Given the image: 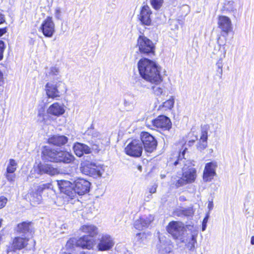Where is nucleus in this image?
<instances>
[{
  "instance_id": "f257e3e1",
  "label": "nucleus",
  "mask_w": 254,
  "mask_h": 254,
  "mask_svg": "<svg viewBox=\"0 0 254 254\" xmlns=\"http://www.w3.org/2000/svg\"><path fill=\"white\" fill-rule=\"evenodd\" d=\"M90 183L84 179L68 178L64 176V199H73L77 194L83 195L89 191Z\"/></svg>"
},
{
  "instance_id": "f03ea898",
  "label": "nucleus",
  "mask_w": 254,
  "mask_h": 254,
  "mask_svg": "<svg viewBox=\"0 0 254 254\" xmlns=\"http://www.w3.org/2000/svg\"><path fill=\"white\" fill-rule=\"evenodd\" d=\"M91 136L88 141L90 145L91 153H99L105 150L106 146L109 144V138L105 133H100L93 128H89L85 133Z\"/></svg>"
},
{
  "instance_id": "7ed1b4c3",
  "label": "nucleus",
  "mask_w": 254,
  "mask_h": 254,
  "mask_svg": "<svg viewBox=\"0 0 254 254\" xmlns=\"http://www.w3.org/2000/svg\"><path fill=\"white\" fill-rule=\"evenodd\" d=\"M140 76L144 79H161L156 64L146 58L140 59L137 64Z\"/></svg>"
},
{
  "instance_id": "20e7f679",
  "label": "nucleus",
  "mask_w": 254,
  "mask_h": 254,
  "mask_svg": "<svg viewBox=\"0 0 254 254\" xmlns=\"http://www.w3.org/2000/svg\"><path fill=\"white\" fill-rule=\"evenodd\" d=\"M187 150L186 147L183 148L182 152H180L178 159L174 162L175 166L179 165L182 167L183 176L188 183H190L194 181L196 177V170L193 168L189 166L188 165L190 163L189 160H186L185 158V154Z\"/></svg>"
},
{
  "instance_id": "39448f33",
  "label": "nucleus",
  "mask_w": 254,
  "mask_h": 254,
  "mask_svg": "<svg viewBox=\"0 0 254 254\" xmlns=\"http://www.w3.org/2000/svg\"><path fill=\"white\" fill-rule=\"evenodd\" d=\"M95 244L93 239L89 238L88 236H83L79 239L70 238L66 243L67 248H73L74 246L80 247L84 249H92Z\"/></svg>"
},
{
  "instance_id": "423d86ee",
  "label": "nucleus",
  "mask_w": 254,
  "mask_h": 254,
  "mask_svg": "<svg viewBox=\"0 0 254 254\" xmlns=\"http://www.w3.org/2000/svg\"><path fill=\"white\" fill-rule=\"evenodd\" d=\"M137 46L142 55L151 56L155 55V46L152 41L144 36H139Z\"/></svg>"
},
{
  "instance_id": "0eeeda50",
  "label": "nucleus",
  "mask_w": 254,
  "mask_h": 254,
  "mask_svg": "<svg viewBox=\"0 0 254 254\" xmlns=\"http://www.w3.org/2000/svg\"><path fill=\"white\" fill-rule=\"evenodd\" d=\"M80 170L83 174L93 178L101 177L104 172L102 167L88 161H85L81 164Z\"/></svg>"
},
{
  "instance_id": "6e6552de",
  "label": "nucleus",
  "mask_w": 254,
  "mask_h": 254,
  "mask_svg": "<svg viewBox=\"0 0 254 254\" xmlns=\"http://www.w3.org/2000/svg\"><path fill=\"white\" fill-rule=\"evenodd\" d=\"M142 145H143L144 150L148 153H152L156 150L157 141L151 134L147 132H142L140 134Z\"/></svg>"
},
{
  "instance_id": "1a4fd4ad",
  "label": "nucleus",
  "mask_w": 254,
  "mask_h": 254,
  "mask_svg": "<svg viewBox=\"0 0 254 254\" xmlns=\"http://www.w3.org/2000/svg\"><path fill=\"white\" fill-rule=\"evenodd\" d=\"M44 159L51 162L64 161V151L60 149H51L45 147L42 151Z\"/></svg>"
},
{
  "instance_id": "9d476101",
  "label": "nucleus",
  "mask_w": 254,
  "mask_h": 254,
  "mask_svg": "<svg viewBox=\"0 0 254 254\" xmlns=\"http://www.w3.org/2000/svg\"><path fill=\"white\" fill-rule=\"evenodd\" d=\"M29 239L26 237H16L14 238L7 248V254H14L17 250H20L26 247Z\"/></svg>"
},
{
  "instance_id": "9b49d317",
  "label": "nucleus",
  "mask_w": 254,
  "mask_h": 254,
  "mask_svg": "<svg viewBox=\"0 0 254 254\" xmlns=\"http://www.w3.org/2000/svg\"><path fill=\"white\" fill-rule=\"evenodd\" d=\"M167 230L175 239L181 240L184 235L185 228L183 224L180 222L172 221L169 223Z\"/></svg>"
},
{
  "instance_id": "f8f14e48",
  "label": "nucleus",
  "mask_w": 254,
  "mask_h": 254,
  "mask_svg": "<svg viewBox=\"0 0 254 254\" xmlns=\"http://www.w3.org/2000/svg\"><path fill=\"white\" fill-rule=\"evenodd\" d=\"M125 152L127 154L138 157L141 155L143 147L141 144V141L139 139L132 140L126 147Z\"/></svg>"
},
{
  "instance_id": "ddd939ff",
  "label": "nucleus",
  "mask_w": 254,
  "mask_h": 254,
  "mask_svg": "<svg viewBox=\"0 0 254 254\" xmlns=\"http://www.w3.org/2000/svg\"><path fill=\"white\" fill-rule=\"evenodd\" d=\"M115 244L114 238L109 234H105L99 239L97 248L99 251H107L111 250Z\"/></svg>"
},
{
  "instance_id": "4468645a",
  "label": "nucleus",
  "mask_w": 254,
  "mask_h": 254,
  "mask_svg": "<svg viewBox=\"0 0 254 254\" xmlns=\"http://www.w3.org/2000/svg\"><path fill=\"white\" fill-rule=\"evenodd\" d=\"M156 249L159 254H168L172 251L171 241L164 236H159Z\"/></svg>"
},
{
  "instance_id": "2eb2a0df",
  "label": "nucleus",
  "mask_w": 254,
  "mask_h": 254,
  "mask_svg": "<svg viewBox=\"0 0 254 254\" xmlns=\"http://www.w3.org/2000/svg\"><path fill=\"white\" fill-rule=\"evenodd\" d=\"M218 27L221 30V34L225 37V40L228 33L232 29L230 19L226 16H220L218 21Z\"/></svg>"
},
{
  "instance_id": "dca6fc26",
  "label": "nucleus",
  "mask_w": 254,
  "mask_h": 254,
  "mask_svg": "<svg viewBox=\"0 0 254 254\" xmlns=\"http://www.w3.org/2000/svg\"><path fill=\"white\" fill-rule=\"evenodd\" d=\"M152 11L149 6L145 5L142 6L138 15V19L142 25L150 26L151 24V15Z\"/></svg>"
},
{
  "instance_id": "f3484780",
  "label": "nucleus",
  "mask_w": 254,
  "mask_h": 254,
  "mask_svg": "<svg viewBox=\"0 0 254 254\" xmlns=\"http://www.w3.org/2000/svg\"><path fill=\"white\" fill-rule=\"evenodd\" d=\"M153 220L154 216L152 215L142 216L135 221L134 226L138 230H142L148 228Z\"/></svg>"
},
{
  "instance_id": "a211bd4d",
  "label": "nucleus",
  "mask_w": 254,
  "mask_h": 254,
  "mask_svg": "<svg viewBox=\"0 0 254 254\" xmlns=\"http://www.w3.org/2000/svg\"><path fill=\"white\" fill-rule=\"evenodd\" d=\"M153 125L157 128L169 130L171 127V122L169 118L162 115L152 121Z\"/></svg>"
},
{
  "instance_id": "6ab92c4d",
  "label": "nucleus",
  "mask_w": 254,
  "mask_h": 254,
  "mask_svg": "<svg viewBox=\"0 0 254 254\" xmlns=\"http://www.w3.org/2000/svg\"><path fill=\"white\" fill-rule=\"evenodd\" d=\"M41 29L43 34L48 37H51L55 31V25L51 17H48L42 23Z\"/></svg>"
},
{
  "instance_id": "aec40b11",
  "label": "nucleus",
  "mask_w": 254,
  "mask_h": 254,
  "mask_svg": "<svg viewBox=\"0 0 254 254\" xmlns=\"http://www.w3.org/2000/svg\"><path fill=\"white\" fill-rule=\"evenodd\" d=\"M217 167L215 162L208 163L205 165L203 172V180L205 182L210 181L216 175L215 169Z\"/></svg>"
},
{
  "instance_id": "412c9836",
  "label": "nucleus",
  "mask_w": 254,
  "mask_h": 254,
  "mask_svg": "<svg viewBox=\"0 0 254 254\" xmlns=\"http://www.w3.org/2000/svg\"><path fill=\"white\" fill-rule=\"evenodd\" d=\"M17 164L14 159H10L7 164L5 177L7 181L13 182L15 180V171L16 170Z\"/></svg>"
},
{
  "instance_id": "4be33fe9",
  "label": "nucleus",
  "mask_w": 254,
  "mask_h": 254,
  "mask_svg": "<svg viewBox=\"0 0 254 254\" xmlns=\"http://www.w3.org/2000/svg\"><path fill=\"white\" fill-rule=\"evenodd\" d=\"M38 173L39 174H47L51 176L59 173L57 169L54 168L50 164H39L38 165Z\"/></svg>"
},
{
  "instance_id": "5701e85b",
  "label": "nucleus",
  "mask_w": 254,
  "mask_h": 254,
  "mask_svg": "<svg viewBox=\"0 0 254 254\" xmlns=\"http://www.w3.org/2000/svg\"><path fill=\"white\" fill-rule=\"evenodd\" d=\"M75 154L78 157H81L84 154L91 153L90 147L87 145L79 142H76L73 146Z\"/></svg>"
},
{
  "instance_id": "b1692460",
  "label": "nucleus",
  "mask_w": 254,
  "mask_h": 254,
  "mask_svg": "<svg viewBox=\"0 0 254 254\" xmlns=\"http://www.w3.org/2000/svg\"><path fill=\"white\" fill-rule=\"evenodd\" d=\"M46 94L49 98H56L60 96L57 86L52 82H48L46 86Z\"/></svg>"
},
{
  "instance_id": "393cba45",
  "label": "nucleus",
  "mask_w": 254,
  "mask_h": 254,
  "mask_svg": "<svg viewBox=\"0 0 254 254\" xmlns=\"http://www.w3.org/2000/svg\"><path fill=\"white\" fill-rule=\"evenodd\" d=\"M180 240L182 242L186 244V247L190 251H192L195 248V244L196 243V235L188 234L186 239L182 237V239Z\"/></svg>"
},
{
  "instance_id": "a878e982",
  "label": "nucleus",
  "mask_w": 254,
  "mask_h": 254,
  "mask_svg": "<svg viewBox=\"0 0 254 254\" xmlns=\"http://www.w3.org/2000/svg\"><path fill=\"white\" fill-rule=\"evenodd\" d=\"M80 230L83 233L88 234L90 237H94L98 233V228L92 224H87L82 226Z\"/></svg>"
},
{
  "instance_id": "bb28decb",
  "label": "nucleus",
  "mask_w": 254,
  "mask_h": 254,
  "mask_svg": "<svg viewBox=\"0 0 254 254\" xmlns=\"http://www.w3.org/2000/svg\"><path fill=\"white\" fill-rule=\"evenodd\" d=\"M44 189L43 186H39L36 192H31L29 194V197L30 201L34 204H39L42 199L40 193Z\"/></svg>"
},
{
  "instance_id": "cd10ccee",
  "label": "nucleus",
  "mask_w": 254,
  "mask_h": 254,
  "mask_svg": "<svg viewBox=\"0 0 254 254\" xmlns=\"http://www.w3.org/2000/svg\"><path fill=\"white\" fill-rule=\"evenodd\" d=\"M48 114L59 116L64 113L63 107L58 103L51 105L47 110Z\"/></svg>"
},
{
  "instance_id": "c85d7f7f",
  "label": "nucleus",
  "mask_w": 254,
  "mask_h": 254,
  "mask_svg": "<svg viewBox=\"0 0 254 254\" xmlns=\"http://www.w3.org/2000/svg\"><path fill=\"white\" fill-rule=\"evenodd\" d=\"M77 168L75 163H64V176L68 178H74L73 175Z\"/></svg>"
},
{
  "instance_id": "c756f323",
  "label": "nucleus",
  "mask_w": 254,
  "mask_h": 254,
  "mask_svg": "<svg viewBox=\"0 0 254 254\" xmlns=\"http://www.w3.org/2000/svg\"><path fill=\"white\" fill-rule=\"evenodd\" d=\"M148 82L150 83L153 85L151 86V88L153 90L154 93L156 95H160L163 93V88L161 81L162 80H146Z\"/></svg>"
},
{
  "instance_id": "7c9ffc66",
  "label": "nucleus",
  "mask_w": 254,
  "mask_h": 254,
  "mask_svg": "<svg viewBox=\"0 0 254 254\" xmlns=\"http://www.w3.org/2000/svg\"><path fill=\"white\" fill-rule=\"evenodd\" d=\"M207 131L206 128H202L200 142L198 147L200 149H204L207 146Z\"/></svg>"
},
{
  "instance_id": "2f4dec72",
  "label": "nucleus",
  "mask_w": 254,
  "mask_h": 254,
  "mask_svg": "<svg viewBox=\"0 0 254 254\" xmlns=\"http://www.w3.org/2000/svg\"><path fill=\"white\" fill-rule=\"evenodd\" d=\"M175 103V97L174 96H171L170 98L165 102H163V104L159 106V109H163L164 110H171L174 105Z\"/></svg>"
},
{
  "instance_id": "473e14b6",
  "label": "nucleus",
  "mask_w": 254,
  "mask_h": 254,
  "mask_svg": "<svg viewBox=\"0 0 254 254\" xmlns=\"http://www.w3.org/2000/svg\"><path fill=\"white\" fill-rule=\"evenodd\" d=\"M30 222H23L17 225V231L20 234H26L30 230Z\"/></svg>"
},
{
  "instance_id": "72a5a7b5",
  "label": "nucleus",
  "mask_w": 254,
  "mask_h": 254,
  "mask_svg": "<svg viewBox=\"0 0 254 254\" xmlns=\"http://www.w3.org/2000/svg\"><path fill=\"white\" fill-rule=\"evenodd\" d=\"M48 142L55 145L60 146L64 144V136L55 135L49 138Z\"/></svg>"
},
{
  "instance_id": "f704fd0d",
  "label": "nucleus",
  "mask_w": 254,
  "mask_h": 254,
  "mask_svg": "<svg viewBox=\"0 0 254 254\" xmlns=\"http://www.w3.org/2000/svg\"><path fill=\"white\" fill-rule=\"evenodd\" d=\"M216 66L217 67L216 70V78H222V67H223V63H222V58H220L218 60L217 63L216 64Z\"/></svg>"
},
{
  "instance_id": "c9c22d12",
  "label": "nucleus",
  "mask_w": 254,
  "mask_h": 254,
  "mask_svg": "<svg viewBox=\"0 0 254 254\" xmlns=\"http://www.w3.org/2000/svg\"><path fill=\"white\" fill-rule=\"evenodd\" d=\"M152 7L156 9H159L162 6L164 0H148Z\"/></svg>"
},
{
  "instance_id": "e433bc0d",
  "label": "nucleus",
  "mask_w": 254,
  "mask_h": 254,
  "mask_svg": "<svg viewBox=\"0 0 254 254\" xmlns=\"http://www.w3.org/2000/svg\"><path fill=\"white\" fill-rule=\"evenodd\" d=\"M74 159L73 155L68 152L64 151V163H74Z\"/></svg>"
},
{
  "instance_id": "4c0bfd02",
  "label": "nucleus",
  "mask_w": 254,
  "mask_h": 254,
  "mask_svg": "<svg viewBox=\"0 0 254 254\" xmlns=\"http://www.w3.org/2000/svg\"><path fill=\"white\" fill-rule=\"evenodd\" d=\"M234 4V2L233 0L226 1L224 3L225 7L228 10L234 11L236 10V8H235Z\"/></svg>"
},
{
  "instance_id": "58836bf2",
  "label": "nucleus",
  "mask_w": 254,
  "mask_h": 254,
  "mask_svg": "<svg viewBox=\"0 0 254 254\" xmlns=\"http://www.w3.org/2000/svg\"><path fill=\"white\" fill-rule=\"evenodd\" d=\"M173 184L175 185V186L177 188H179L181 186H184L188 183L184 179V178L183 177V176L182 178L179 179L178 180H177L176 182H175L174 180H173Z\"/></svg>"
},
{
  "instance_id": "ea45409f",
  "label": "nucleus",
  "mask_w": 254,
  "mask_h": 254,
  "mask_svg": "<svg viewBox=\"0 0 254 254\" xmlns=\"http://www.w3.org/2000/svg\"><path fill=\"white\" fill-rule=\"evenodd\" d=\"M184 216H191L193 214V211L192 208H183Z\"/></svg>"
},
{
  "instance_id": "a19ab883",
  "label": "nucleus",
  "mask_w": 254,
  "mask_h": 254,
  "mask_svg": "<svg viewBox=\"0 0 254 254\" xmlns=\"http://www.w3.org/2000/svg\"><path fill=\"white\" fill-rule=\"evenodd\" d=\"M7 201V198L4 196L0 197V209L4 207Z\"/></svg>"
},
{
  "instance_id": "79ce46f5",
  "label": "nucleus",
  "mask_w": 254,
  "mask_h": 254,
  "mask_svg": "<svg viewBox=\"0 0 254 254\" xmlns=\"http://www.w3.org/2000/svg\"><path fill=\"white\" fill-rule=\"evenodd\" d=\"M4 49V44L2 41H0V61L3 58V53Z\"/></svg>"
},
{
  "instance_id": "37998d69",
  "label": "nucleus",
  "mask_w": 254,
  "mask_h": 254,
  "mask_svg": "<svg viewBox=\"0 0 254 254\" xmlns=\"http://www.w3.org/2000/svg\"><path fill=\"white\" fill-rule=\"evenodd\" d=\"M174 214L175 216L179 217L184 216L183 208H178L174 211Z\"/></svg>"
},
{
  "instance_id": "c03bdc74",
  "label": "nucleus",
  "mask_w": 254,
  "mask_h": 254,
  "mask_svg": "<svg viewBox=\"0 0 254 254\" xmlns=\"http://www.w3.org/2000/svg\"><path fill=\"white\" fill-rule=\"evenodd\" d=\"M55 16L58 19H61L62 18V9L57 7L55 9Z\"/></svg>"
},
{
  "instance_id": "a18cd8bd",
  "label": "nucleus",
  "mask_w": 254,
  "mask_h": 254,
  "mask_svg": "<svg viewBox=\"0 0 254 254\" xmlns=\"http://www.w3.org/2000/svg\"><path fill=\"white\" fill-rule=\"evenodd\" d=\"M208 217H209V215L207 214L203 220L202 224V231H205L206 229V224L208 221Z\"/></svg>"
},
{
  "instance_id": "49530a36",
  "label": "nucleus",
  "mask_w": 254,
  "mask_h": 254,
  "mask_svg": "<svg viewBox=\"0 0 254 254\" xmlns=\"http://www.w3.org/2000/svg\"><path fill=\"white\" fill-rule=\"evenodd\" d=\"M59 73V69L57 67H53L50 69V74L52 75H57Z\"/></svg>"
},
{
  "instance_id": "de8ad7c7",
  "label": "nucleus",
  "mask_w": 254,
  "mask_h": 254,
  "mask_svg": "<svg viewBox=\"0 0 254 254\" xmlns=\"http://www.w3.org/2000/svg\"><path fill=\"white\" fill-rule=\"evenodd\" d=\"M57 185L59 187V190L61 192L63 191V185H64V182L63 180H57Z\"/></svg>"
},
{
  "instance_id": "09e8293b",
  "label": "nucleus",
  "mask_w": 254,
  "mask_h": 254,
  "mask_svg": "<svg viewBox=\"0 0 254 254\" xmlns=\"http://www.w3.org/2000/svg\"><path fill=\"white\" fill-rule=\"evenodd\" d=\"M5 17L3 14L0 13V24L5 22Z\"/></svg>"
},
{
  "instance_id": "8fccbe9b",
  "label": "nucleus",
  "mask_w": 254,
  "mask_h": 254,
  "mask_svg": "<svg viewBox=\"0 0 254 254\" xmlns=\"http://www.w3.org/2000/svg\"><path fill=\"white\" fill-rule=\"evenodd\" d=\"M156 186H152L150 189H149V192L150 193H155L156 191Z\"/></svg>"
},
{
  "instance_id": "3c124183",
  "label": "nucleus",
  "mask_w": 254,
  "mask_h": 254,
  "mask_svg": "<svg viewBox=\"0 0 254 254\" xmlns=\"http://www.w3.org/2000/svg\"><path fill=\"white\" fill-rule=\"evenodd\" d=\"M7 32L6 28L0 29V36H2L3 34L6 33Z\"/></svg>"
},
{
  "instance_id": "603ef678",
  "label": "nucleus",
  "mask_w": 254,
  "mask_h": 254,
  "mask_svg": "<svg viewBox=\"0 0 254 254\" xmlns=\"http://www.w3.org/2000/svg\"><path fill=\"white\" fill-rule=\"evenodd\" d=\"M217 43L219 46H224L225 45V42L222 41V40L221 39L220 37H219V38H218Z\"/></svg>"
},
{
  "instance_id": "864d4df0",
  "label": "nucleus",
  "mask_w": 254,
  "mask_h": 254,
  "mask_svg": "<svg viewBox=\"0 0 254 254\" xmlns=\"http://www.w3.org/2000/svg\"><path fill=\"white\" fill-rule=\"evenodd\" d=\"M213 204L212 201H209L208 204V208L210 210L213 208Z\"/></svg>"
},
{
  "instance_id": "5fc2aeb1",
  "label": "nucleus",
  "mask_w": 254,
  "mask_h": 254,
  "mask_svg": "<svg viewBox=\"0 0 254 254\" xmlns=\"http://www.w3.org/2000/svg\"><path fill=\"white\" fill-rule=\"evenodd\" d=\"M251 244L252 245H254V236H252L251 239Z\"/></svg>"
},
{
  "instance_id": "6e6d98bb",
  "label": "nucleus",
  "mask_w": 254,
  "mask_h": 254,
  "mask_svg": "<svg viewBox=\"0 0 254 254\" xmlns=\"http://www.w3.org/2000/svg\"><path fill=\"white\" fill-rule=\"evenodd\" d=\"M64 144H65L67 142L68 138L64 136Z\"/></svg>"
},
{
  "instance_id": "4d7b16f0",
  "label": "nucleus",
  "mask_w": 254,
  "mask_h": 254,
  "mask_svg": "<svg viewBox=\"0 0 254 254\" xmlns=\"http://www.w3.org/2000/svg\"><path fill=\"white\" fill-rule=\"evenodd\" d=\"M160 177L161 179H164L165 178L166 175L165 174H161Z\"/></svg>"
},
{
  "instance_id": "13d9d810",
  "label": "nucleus",
  "mask_w": 254,
  "mask_h": 254,
  "mask_svg": "<svg viewBox=\"0 0 254 254\" xmlns=\"http://www.w3.org/2000/svg\"><path fill=\"white\" fill-rule=\"evenodd\" d=\"M225 54H226V51L224 50L223 51V57L224 58L225 57Z\"/></svg>"
},
{
  "instance_id": "bf43d9fd",
  "label": "nucleus",
  "mask_w": 254,
  "mask_h": 254,
  "mask_svg": "<svg viewBox=\"0 0 254 254\" xmlns=\"http://www.w3.org/2000/svg\"><path fill=\"white\" fill-rule=\"evenodd\" d=\"M138 169L139 170V171H141L142 170V167L141 166H138Z\"/></svg>"
},
{
  "instance_id": "052dcab7",
  "label": "nucleus",
  "mask_w": 254,
  "mask_h": 254,
  "mask_svg": "<svg viewBox=\"0 0 254 254\" xmlns=\"http://www.w3.org/2000/svg\"><path fill=\"white\" fill-rule=\"evenodd\" d=\"M2 73L0 71V79L2 77Z\"/></svg>"
},
{
  "instance_id": "680f3d73",
  "label": "nucleus",
  "mask_w": 254,
  "mask_h": 254,
  "mask_svg": "<svg viewBox=\"0 0 254 254\" xmlns=\"http://www.w3.org/2000/svg\"><path fill=\"white\" fill-rule=\"evenodd\" d=\"M2 222V219H0V227H1Z\"/></svg>"
},
{
  "instance_id": "e2e57ef3",
  "label": "nucleus",
  "mask_w": 254,
  "mask_h": 254,
  "mask_svg": "<svg viewBox=\"0 0 254 254\" xmlns=\"http://www.w3.org/2000/svg\"><path fill=\"white\" fill-rule=\"evenodd\" d=\"M140 235H141V234H140V233H138V234L136 235V237H139Z\"/></svg>"
},
{
  "instance_id": "0e129e2a",
  "label": "nucleus",
  "mask_w": 254,
  "mask_h": 254,
  "mask_svg": "<svg viewBox=\"0 0 254 254\" xmlns=\"http://www.w3.org/2000/svg\"><path fill=\"white\" fill-rule=\"evenodd\" d=\"M125 254H131L129 252H127L126 253H125Z\"/></svg>"
},
{
  "instance_id": "69168bd1",
  "label": "nucleus",
  "mask_w": 254,
  "mask_h": 254,
  "mask_svg": "<svg viewBox=\"0 0 254 254\" xmlns=\"http://www.w3.org/2000/svg\"><path fill=\"white\" fill-rule=\"evenodd\" d=\"M193 142H194V140H192L191 141H190V142L193 143Z\"/></svg>"
},
{
  "instance_id": "338daca9",
  "label": "nucleus",
  "mask_w": 254,
  "mask_h": 254,
  "mask_svg": "<svg viewBox=\"0 0 254 254\" xmlns=\"http://www.w3.org/2000/svg\"><path fill=\"white\" fill-rule=\"evenodd\" d=\"M81 254H85V253H81Z\"/></svg>"
}]
</instances>
